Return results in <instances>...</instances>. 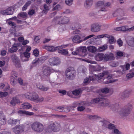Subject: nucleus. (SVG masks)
<instances>
[{"label": "nucleus", "mask_w": 134, "mask_h": 134, "mask_svg": "<svg viewBox=\"0 0 134 134\" xmlns=\"http://www.w3.org/2000/svg\"><path fill=\"white\" fill-rule=\"evenodd\" d=\"M103 95L102 94H99L97 97L92 100L91 103L92 104L98 103L102 106L110 107L112 110L118 111L120 107V105L119 103L111 104L110 102L103 96Z\"/></svg>", "instance_id": "nucleus-1"}, {"label": "nucleus", "mask_w": 134, "mask_h": 134, "mask_svg": "<svg viewBox=\"0 0 134 134\" xmlns=\"http://www.w3.org/2000/svg\"><path fill=\"white\" fill-rule=\"evenodd\" d=\"M109 71H104L102 73H100L97 75L96 74H93L92 76H89V78L86 77L84 79L83 83H89L91 81H98L101 79L102 77L105 75H108L107 78L109 79L112 77L111 76L109 75Z\"/></svg>", "instance_id": "nucleus-2"}, {"label": "nucleus", "mask_w": 134, "mask_h": 134, "mask_svg": "<svg viewBox=\"0 0 134 134\" xmlns=\"http://www.w3.org/2000/svg\"><path fill=\"white\" fill-rule=\"evenodd\" d=\"M32 130L36 132H41L44 130V126L43 125L38 121H35L31 125Z\"/></svg>", "instance_id": "nucleus-3"}, {"label": "nucleus", "mask_w": 134, "mask_h": 134, "mask_svg": "<svg viewBox=\"0 0 134 134\" xmlns=\"http://www.w3.org/2000/svg\"><path fill=\"white\" fill-rule=\"evenodd\" d=\"M132 105L129 103L122 108L119 111L120 115L122 117L127 116L130 113L131 110L132 108Z\"/></svg>", "instance_id": "nucleus-4"}, {"label": "nucleus", "mask_w": 134, "mask_h": 134, "mask_svg": "<svg viewBox=\"0 0 134 134\" xmlns=\"http://www.w3.org/2000/svg\"><path fill=\"white\" fill-rule=\"evenodd\" d=\"M69 18L66 17L57 16L54 18L53 22L56 24H61L67 23L69 21Z\"/></svg>", "instance_id": "nucleus-5"}, {"label": "nucleus", "mask_w": 134, "mask_h": 134, "mask_svg": "<svg viewBox=\"0 0 134 134\" xmlns=\"http://www.w3.org/2000/svg\"><path fill=\"white\" fill-rule=\"evenodd\" d=\"M25 126L24 124L16 125L12 129L13 131L15 134H19L24 131Z\"/></svg>", "instance_id": "nucleus-6"}, {"label": "nucleus", "mask_w": 134, "mask_h": 134, "mask_svg": "<svg viewBox=\"0 0 134 134\" xmlns=\"http://www.w3.org/2000/svg\"><path fill=\"white\" fill-rule=\"evenodd\" d=\"M54 70L50 67L46 66H43L42 70V72L44 75L48 77L51 74L54 72Z\"/></svg>", "instance_id": "nucleus-7"}, {"label": "nucleus", "mask_w": 134, "mask_h": 134, "mask_svg": "<svg viewBox=\"0 0 134 134\" xmlns=\"http://www.w3.org/2000/svg\"><path fill=\"white\" fill-rule=\"evenodd\" d=\"M94 36V35H91L85 37L83 40H80L81 39L80 37L78 35H75L73 38L72 41L74 43H79L84 41Z\"/></svg>", "instance_id": "nucleus-8"}, {"label": "nucleus", "mask_w": 134, "mask_h": 134, "mask_svg": "<svg viewBox=\"0 0 134 134\" xmlns=\"http://www.w3.org/2000/svg\"><path fill=\"white\" fill-rule=\"evenodd\" d=\"M49 65L51 66L58 65L60 63L58 58L54 57L50 58L49 60Z\"/></svg>", "instance_id": "nucleus-9"}, {"label": "nucleus", "mask_w": 134, "mask_h": 134, "mask_svg": "<svg viewBox=\"0 0 134 134\" xmlns=\"http://www.w3.org/2000/svg\"><path fill=\"white\" fill-rule=\"evenodd\" d=\"M54 122L51 121L47 128L45 129L43 134H49L52 131L54 132Z\"/></svg>", "instance_id": "nucleus-10"}, {"label": "nucleus", "mask_w": 134, "mask_h": 134, "mask_svg": "<svg viewBox=\"0 0 134 134\" xmlns=\"http://www.w3.org/2000/svg\"><path fill=\"white\" fill-rule=\"evenodd\" d=\"M11 57L12 60L15 63V66L18 68H20L21 66L20 61L18 57L14 54Z\"/></svg>", "instance_id": "nucleus-11"}, {"label": "nucleus", "mask_w": 134, "mask_h": 134, "mask_svg": "<svg viewBox=\"0 0 134 134\" xmlns=\"http://www.w3.org/2000/svg\"><path fill=\"white\" fill-rule=\"evenodd\" d=\"M131 90H130L128 89L125 90L120 94L121 98L122 99H124L129 97L131 94Z\"/></svg>", "instance_id": "nucleus-12"}, {"label": "nucleus", "mask_w": 134, "mask_h": 134, "mask_svg": "<svg viewBox=\"0 0 134 134\" xmlns=\"http://www.w3.org/2000/svg\"><path fill=\"white\" fill-rule=\"evenodd\" d=\"M101 25L97 23H94L91 25V30L93 32H98L100 30Z\"/></svg>", "instance_id": "nucleus-13"}, {"label": "nucleus", "mask_w": 134, "mask_h": 134, "mask_svg": "<svg viewBox=\"0 0 134 134\" xmlns=\"http://www.w3.org/2000/svg\"><path fill=\"white\" fill-rule=\"evenodd\" d=\"M104 6H105V4L104 2L102 1H98L96 4V7H100L101 11L105 12L107 10L106 8L104 7Z\"/></svg>", "instance_id": "nucleus-14"}, {"label": "nucleus", "mask_w": 134, "mask_h": 134, "mask_svg": "<svg viewBox=\"0 0 134 134\" xmlns=\"http://www.w3.org/2000/svg\"><path fill=\"white\" fill-rule=\"evenodd\" d=\"M70 72H71L72 75H75L76 72L74 69L73 67H69L65 71L66 76H68L70 74Z\"/></svg>", "instance_id": "nucleus-15"}, {"label": "nucleus", "mask_w": 134, "mask_h": 134, "mask_svg": "<svg viewBox=\"0 0 134 134\" xmlns=\"http://www.w3.org/2000/svg\"><path fill=\"white\" fill-rule=\"evenodd\" d=\"M79 55L82 56H85L86 55L87 49L86 48L81 47L78 49Z\"/></svg>", "instance_id": "nucleus-16"}, {"label": "nucleus", "mask_w": 134, "mask_h": 134, "mask_svg": "<svg viewBox=\"0 0 134 134\" xmlns=\"http://www.w3.org/2000/svg\"><path fill=\"white\" fill-rule=\"evenodd\" d=\"M101 92L103 93L107 94L109 93V96L112 95L113 93V91L112 89H110L108 88H105L101 89Z\"/></svg>", "instance_id": "nucleus-17"}, {"label": "nucleus", "mask_w": 134, "mask_h": 134, "mask_svg": "<svg viewBox=\"0 0 134 134\" xmlns=\"http://www.w3.org/2000/svg\"><path fill=\"white\" fill-rule=\"evenodd\" d=\"M8 124L10 125L16 124H20V120L18 119H10L8 121Z\"/></svg>", "instance_id": "nucleus-18"}, {"label": "nucleus", "mask_w": 134, "mask_h": 134, "mask_svg": "<svg viewBox=\"0 0 134 134\" xmlns=\"http://www.w3.org/2000/svg\"><path fill=\"white\" fill-rule=\"evenodd\" d=\"M20 103L19 99L16 97H14L11 100L10 104L14 106L16 104H20Z\"/></svg>", "instance_id": "nucleus-19"}, {"label": "nucleus", "mask_w": 134, "mask_h": 134, "mask_svg": "<svg viewBox=\"0 0 134 134\" xmlns=\"http://www.w3.org/2000/svg\"><path fill=\"white\" fill-rule=\"evenodd\" d=\"M81 25L78 23H75L70 26V28L73 30H77L81 29Z\"/></svg>", "instance_id": "nucleus-20"}, {"label": "nucleus", "mask_w": 134, "mask_h": 134, "mask_svg": "<svg viewBox=\"0 0 134 134\" xmlns=\"http://www.w3.org/2000/svg\"><path fill=\"white\" fill-rule=\"evenodd\" d=\"M110 54V55H109L106 54L104 55L103 54V59L106 61H108L109 60H113L114 57L113 54L111 53V54Z\"/></svg>", "instance_id": "nucleus-21"}, {"label": "nucleus", "mask_w": 134, "mask_h": 134, "mask_svg": "<svg viewBox=\"0 0 134 134\" xmlns=\"http://www.w3.org/2000/svg\"><path fill=\"white\" fill-rule=\"evenodd\" d=\"M54 132H57L60 130V125L59 123L54 122Z\"/></svg>", "instance_id": "nucleus-22"}, {"label": "nucleus", "mask_w": 134, "mask_h": 134, "mask_svg": "<svg viewBox=\"0 0 134 134\" xmlns=\"http://www.w3.org/2000/svg\"><path fill=\"white\" fill-rule=\"evenodd\" d=\"M95 58L98 61H101L103 59V54L102 53H98L96 55Z\"/></svg>", "instance_id": "nucleus-23"}, {"label": "nucleus", "mask_w": 134, "mask_h": 134, "mask_svg": "<svg viewBox=\"0 0 134 134\" xmlns=\"http://www.w3.org/2000/svg\"><path fill=\"white\" fill-rule=\"evenodd\" d=\"M72 46V44H63L61 46H59L55 47V51L57 50H59L62 49L63 48H66L67 47L70 46Z\"/></svg>", "instance_id": "nucleus-24"}, {"label": "nucleus", "mask_w": 134, "mask_h": 134, "mask_svg": "<svg viewBox=\"0 0 134 134\" xmlns=\"http://www.w3.org/2000/svg\"><path fill=\"white\" fill-rule=\"evenodd\" d=\"M122 11L121 9H119L116 11L114 13H113V15L115 17L117 16H123L124 15L122 14Z\"/></svg>", "instance_id": "nucleus-25"}, {"label": "nucleus", "mask_w": 134, "mask_h": 134, "mask_svg": "<svg viewBox=\"0 0 134 134\" xmlns=\"http://www.w3.org/2000/svg\"><path fill=\"white\" fill-rule=\"evenodd\" d=\"M37 87L41 90L46 91L48 90L49 88L48 87H46L43 84H36Z\"/></svg>", "instance_id": "nucleus-26"}, {"label": "nucleus", "mask_w": 134, "mask_h": 134, "mask_svg": "<svg viewBox=\"0 0 134 134\" xmlns=\"http://www.w3.org/2000/svg\"><path fill=\"white\" fill-rule=\"evenodd\" d=\"M82 91V89L81 88H78L73 91L72 92V94L75 96L80 95Z\"/></svg>", "instance_id": "nucleus-27"}, {"label": "nucleus", "mask_w": 134, "mask_h": 134, "mask_svg": "<svg viewBox=\"0 0 134 134\" xmlns=\"http://www.w3.org/2000/svg\"><path fill=\"white\" fill-rule=\"evenodd\" d=\"M129 40L127 41L128 45L134 47V38L130 37Z\"/></svg>", "instance_id": "nucleus-28"}, {"label": "nucleus", "mask_w": 134, "mask_h": 134, "mask_svg": "<svg viewBox=\"0 0 134 134\" xmlns=\"http://www.w3.org/2000/svg\"><path fill=\"white\" fill-rule=\"evenodd\" d=\"M21 106L24 109H28L31 107V105L28 103H25L21 105Z\"/></svg>", "instance_id": "nucleus-29"}, {"label": "nucleus", "mask_w": 134, "mask_h": 134, "mask_svg": "<svg viewBox=\"0 0 134 134\" xmlns=\"http://www.w3.org/2000/svg\"><path fill=\"white\" fill-rule=\"evenodd\" d=\"M18 113L21 114H25L30 116L33 115L34 114V113L33 112L28 111L25 110H19L18 111Z\"/></svg>", "instance_id": "nucleus-30"}, {"label": "nucleus", "mask_w": 134, "mask_h": 134, "mask_svg": "<svg viewBox=\"0 0 134 134\" xmlns=\"http://www.w3.org/2000/svg\"><path fill=\"white\" fill-rule=\"evenodd\" d=\"M18 45L17 44H14L12 48L9 49V51L11 53L16 52L18 50Z\"/></svg>", "instance_id": "nucleus-31"}, {"label": "nucleus", "mask_w": 134, "mask_h": 134, "mask_svg": "<svg viewBox=\"0 0 134 134\" xmlns=\"http://www.w3.org/2000/svg\"><path fill=\"white\" fill-rule=\"evenodd\" d=\"M88 51L92 53L95 52L97 50L96 47L93 46H89L87 47Z\"/></svg>", "instance_id": "nucleus-32"}, {"label": "nucleus", "mask_w": 134, "mask_h": 134, "mask_svg": "<svg viewBox=\"0 0 134 134\" xmlns=\"http://www.w3.org/2000/svg\"><path fill=\"white\" fill-rule=\"evenodd\" d=\"M93 0H86L84 4L85 6L87 8L91 6L92 4Z\"/></svg>", "instance_id": "nucleus-33"}, {"label": "nucleus", "mask_w": 134, "mask_h": 134, "mask_svg": "<svg viewBox=\"0 0 134 134\" xmlns=\"http://www.w3.org/2000/svg\"><path fill=\"white\" fill-rule=\"evenodd\" d=\"M58 53L64 55H67L69 53L68 50L65 49L59 50L58 51Z\"/></svg>", "instance_id": "nucleus-34"}, {"label": "nucleus", "mask_w": 134, "mask_h": 134, "mask_svg": "<svg viewBox=\"0 0 134 134\" xmlns=\"http://www.w3.org/2000/svg\"><path fill=\"white\" fill-rule=\"evenodd\" d=\"M31 95H32L31 99L33 100H36L38 98V95L35 92H31Z\"/></svg>", "instance_id": "nucleus-35"}, {"label": "nucleus", "mask_w": 134, "mask_h": 134, "mask_svg": "<svg viewBox=\"0 0 134 134\" xmlns=\"http://www.w3.org/2000/svg\"><path fill=\"white\" fill-rule=\"evenodd\" d=\"M48 51L54 52L55 51V47L52 46H46L44 47Z\"/></svg>", "instance_id": "nucleus-36"}, {"label": "nucleus", "mask_w": 134, "mask_h": 134, "mask_svg": "<svg viewBox=\"0 0 134 134\" xmlns=\"http://www.w3.org/2000/svg\"><path fill=\"white\" fill-rule=\"evenodd\" d=\"M27 16V14L26 12H21L18 14L17 17L19 18V17L23 18H25Z\"/></svg>", "instance_id": "nucleus-37"}, {"label": "nucleus", "mask_w": 134, "mask_h": 134, "mask_svg": "<svg viewBox=\"0 0 134 134\" xmlns=\"http://www.w3.org/2000/svg\"><path fill=\"white\" fill-rule=\"evenodd\" d=\"M130 65L129 63H127L125 65H121V67L122 69V71H124L126 70H128L130 69Z\"/></svg>", "instance_id": "nucleus-38"}, {"label": "nucleus", "mask_w": 134, "mask_h": 134, "mask_svg": "<svg viewBox=\"0 0 134 134\" xmlns=\"http://www.w3.org/2000/svg\"><path fill=\"white\" fill-rule=\"evenodd\" d=\"M23 54L24 56V57H23L22 59H23L24 58H26L27 59H24L23 60V61H27L28 60V58H29L30 56V53L28 52H24Z\"/></svg>", "instance_id": "nucleus-39"}, {"label": "nucleus", "mask_w": 134, "mask_h": 134, "mask_svg": "<svg viewBox=\"0 0 134 134\" xmlns=\"http://www.w3.org/2000/svg\"><path fill=\"white\" fill-rule=\"evenodd\" d=\"M17 82V77L16 76L14 77L12 76L10 80V82L11 84H15Z\"/></svg>", "instance_id": "nucleus-40"}, {"label": "nucleus", "mask_w": 134, "mask_h": 134, "mask_svg": "<svg viewBox=\"0 0 134 134\" xmlns=\"http://www.w3.org/2000/svg\"><path fill=\"white\" fill-rule=\"evenodd\" d=\"M44 9L42 11V12L45 14H46L48 11L49 10L48 6L46 4H45L43 5Z\"/></svg>", "instance_id": "nucleus-41"}, {"label": "nucleus", "mask_w": 134, "mask_h": 134, "mask_svg": "<svg viewBox=\"0 0 134 134\" xmlns=\"http://www.w3.org/2000/svg\"><path fill=\"white\" fill-rule=\"evenodd\" d=\"M7 13L8 15L12 14L14 12L13 8H9L6 9Z\"/></svg>", "instance_id": "nucleus-42"}, {"label": "nucleus", "mask_w": 134, "mask_h": 134, "mask_svg": "<svg viewBox=\"0 0 134 134\" xmlns=\"http://www.w3.org/2000/svg\"><path fill=\"white\" fill-rule=\"evenodd\" d=\"M96 37L97 38L99 39L102 38L104 37H109V35L108 34L101 35L97 36Z\"/></svg>", "instance_id": "nucleus-43"}, {"label": "nucleus", "mask_w": 134, "mask_h": 134, "mask_svg": "<svg viewBox=\"0 0 134 134\" xmlns=\"http://www.w3.org/2000/svg\"><path fill=\"white\" fill-rule=\"evenodd\" d=\"M121 31H129V28H128L127 26H121Z\"/></svg>", "instance_id": "nucleus-44"}, {"label": "nucleus", "mask_w": 134, "mask_h": 134, "mask_svg": "<svg viewBox=\"0 0 134 134\" xmlns=\"http://www.w3.org/2000/svg\"><path fill=\"white\" fill-rule=\"evenodd\" d=\"M65 109V108H64L63 107L60 106L57 107V109L56 110L57 111L60 112H64Z\"/></svg>", "instance_id": "nucleus-45"}, {"label": "nucleus", "mask_w": 134, "mask_h": 134, "mask_svg": "<svg viewBox=\"0 0 134 134\" xmlns=\"http://www.w3.org/2000/svg\"><path fill=\"white\" fill-rule=\"evenodd\" d=\"M8 95V93L6 92H0V98L6 97Z\"/></svg>", "instance_id": "nucleus-46"}, {"label": "nucleus", "mask_w": 134, "mask_h": 134, "mask_svg": "<svg viewBox=\"0 0 134 134\" xmlns=\"http://www.w3.org/2000/svg\"><path fill=\"white\" fill-rule=\"evenodd\" d=\"M109 43L110 44H113L114 41V38L113 36H111L110 37V35H109Z\"/></svg>", "instance_id": "nucleus-47"}, {"label": "nucleus", "mask_w": 134, "mask_h": 134, "mask_svg": "<svg viewBox=\"0 0 134 134\" xmlns=\"http://www.w3.org/2000/svg\"><path fill=\"white\" fill-rule=\"evenodd\" d=\"M102 122L103 124V126L105 127H107L109 124V122L107 120H104V121H102Z\"/></svg>", "instance_id": "nucleus-48"}, {"label": "nucleus", "mask_w": 134, "mask_h": 134, "mask_svg": "<svg viewBox=\"0 0 134 134\" xmlns=\"http://www.w3.org/2000/svg\"><path fill=\"white\" fill-rule=\"evenodd\" d=\"M126 77L128 79L134 77V73L131 72L127 74L126 75Z\"/></svg>", "instance_id": "nucleus-49"}, {"label": "nucleus", "mask_w": 134, "mask_h": 134, "mask_svg": "<svg viewBox=\"0 0 134 134\" xmlns=\"http://www.w3.org/2000/svg\"><path fill=\"white\" fill-rule=\"evenodd\" d=\"M39 54V51L37 49H35L33 52V54L35 56L37 57Z\"/></svg>", "instance_id": "nucleus-50"}, {"label": "nucleus", "mask_w": 134, "mask_h": 134, "mask_svg": "<svg viewBox=\"0 0 134 134\" xmlns=\"http://www.w3.org/2000/svg\"><path fill=\"white\" fill-rule=\"evenodd\" d=\"M31 93H27L25 94V97L27 98L28 99H31L32 95H31Z\"/></svg>", "instance_id": "nucleus-51"}, {"label": "nucleus", "mask_w": 134, "mask_h": 134, "mask_svg": "<svg viewBox=\"0 0 134 134\" xmlns=\"http://www.w3.org/2000/svg\"><path fill=\"white\" fill-rule=\"evenodd\" d=\"M8 24L10 26H12V27L14 28L16 26V24L13 22L10 21L8 22Z\"/></svg>", "instance_id": "nucleus-52"}, {"label": "nucleus", "mask_w": 134, "mask_h": 134, "mask_svg": "<svg viewBox=\"0 0 134 134\" xmlns=\"http://www.w3.org/2000/svg\"><path fill=\"white\" fill-rule=\"evenodd\" d=\"M108 128L110 129H116V127L114 124H109L108 126Z\"/></svg>", "instance_id": "nucleus-53"}, {"label": "nucleus", "mask_w": 134, "mask_h": 134, "mask_svg": "<svg viewBox=\"0 0 134 134\" xmlns=\"http://www.w3.org/2000/svg\"><path fill=\"white\" fill-rule=\"evenodd\" d=\"M107 48V47L106 46H103L102 47L99 48V50L100 51L102 52L105 50Z\"/></svg>", "instance_id": "nucleus-54"}, {"label": "nucleus", "mask_w": 134, "mask_h": 134, "mask_svg": "<svg viewBox=\"0 0 134 134\" xmlns=\"http://www.w3.org/2000/svg\"><path fill=\"white\" fill-rule=\"evenodd\" d=\"M85 108V107L84 106H81L78 107L77 108V110L79 111H82Z\"/></svg>", "instance_id": "nucleus-55"}, {"label": "nucleus", "mask_w": 134, "mask_h": 134, "mask_svg": "<svg viewBox=\"0 0 134 134\" xmlns=\"http://www.w3.org/2000/svg\"><path fill=\"white\" fill-rule=\"evenodd\" d=\"M5 119H6L5 115L2 112H0V120Z\"/></svg>", "instance_id": "nucleus-56"}, {"label": "nucleus", "mask_w": 134, "mask_h": 134, "mask_svg": "<svg viewBox=\"0 0 134 134\" xmlns=\"http://www.w3.org/2000/svg\"><path fill=\"white\" fill-rule=\"evenodd\" d=\"M35 13V10L34 9L29 10L28 12V14L29 15H32Z\"/></svg>", "instance_id": "nucleus-57"}, {"label": "nucleus", "mask_w": 134, "mask_h": 134, "mask_svg": "<svg viewBox=\"0 0 134 134\" xmlns=\"http://www.w3.org/2000/svg\"><path fill=\"white\" fill-rule=\"evenodd\" d=\"M71 72L69 73L70 74L68 76H66V77L70 79H73L75 77V75H72V74H71Z\"/></svg>", "instance_id": "nucleus-58"}, {"label": "nucleus", "mask_w": 134, "mask_h": 134, "mask_svg": "<svg viewBox=\"0 0 134 134\" xmlns=\"http://www.w3.org/2000/svg\"><path fill=\"white\" fill-rule=\"evenodd\" d=\"M46 59V57L42 56L38 59V60L41 62H43Z\"/></svg>", "instance_id": "nucleus-59"}, {"label": "nucleus", "mask_w": 134, "mask_h": 134, "mask_svg": "<svg viewBox=\"0 0 134 134\" xmlns=\"http://www.w3.org/2000/svg\"><path fill=\"white\" fill-rule=\"evenodd\" d=\"M117 43L120 47L122 46V41L121 39H119L117 41Z\"/></svg>", "instance_id": "nucleus-60"}, {"label": "nucleus", "mask_w": 134, "mask_h": 134, "mask_svg": "<svg viewBox=\"0 0 134 134\" xmlns=\"http://www.w3.org/2000/svg\"><path fill=\"white\" fill-rule=\"evenodd\" d=\"M6 119L0 120V124L1 125H4L6 123Z\"/></svg>", "instance_id": "nucleus-61"}, {"label": "nucleus", "mask_w": 134, "mask_h": 134, "mask_svg": "<svg viewBox=\"0 0 134 134\" xmlns=\"http://www.w3.org/2000/svg\"><path fill=\"white\" fill-rule=\"evenodd\" d=\"M72 1L73 0H66L65 2L67 4L70 5L72 4Z\"/></svg>", "instance_id": "nucleus-62"}, {"label": "nucleus", "mask_w": 134, "mask_h": 134, "mask_svg": "<svg viewBox=\"0 0 134 134\" xmlns=\"http://www.w3.org/2000/svg\"><path fill=\"white\" fill-rule=\"evenodd\" d=\"M72 54L73 55H77L78 54L79 55L78 49H76V51H75L72 52Z\"/></svg>", "instance_id": "nucleus-63"}, {"label": "nucleus", "mask_w": 134, "mask_h": 134, "mask_svg": "<svg viewBox=\"0 0 134 134\" xmlns=\"http://www.w3.org/2000/svg\"><path fill=\"white\" fill-rule=\"evenodd\" d=\"M114 132L115 134H122V133L120 132L118 129H114Z\"/></svg>", "instance_id": "nucleus-64"}]
</instances>
